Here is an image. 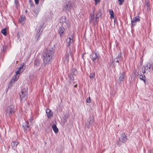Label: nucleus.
Instances as JSON below:
<instances>
[{
    "mask_svg": "<svg viewBox=\"0 0 153 153\" xmlns=\"http://www.w3.org/2000/svg\"><path fill=\"white\" fill-rule=\"evenodd\" d=\"M53 53V51L52 48L44 50L42 54L43 57V65L44 66L49 65L51 63Z\"/></svg>",
    "mask_w": 153,
    "mask_h": 153,
    "instance_id": "1",
    "label": "nucleus"
},
{
    "mask_svg": "<svg viewBox=\"0 0 153 153\" xmlns=\"http://www.w3.org/2000/svg\"><path fill=\"white\" fill-rule=\"evenodd\" d=\"M5 111L7 116L10 117L14 113V107L12 105H10L7 107L6 108Z\"/></svg>",
    "mask_w": 153,
    "mask_h": 153,
    "instance_id": "2",
    "label": "nucleus"
},
{
    "mask_svg": "<svg viewBox=\"0 0 153 153\" xmlns=\"http://www.w3.org/2000/svg\"><path fill=\"white\" fill-rule=\"evenodd\" d=\"M27 89L24 88L22 89L21 92L19 93L20 99L21 100L24 101L27 98Z\"/></svg>",
    "mask_w": 153,
    "mask_h": 153,
    "instance_id": "3",
    "label": "nucleus"
},
{
    "mask_svg": "<svg viewBox=\"0 0 153 153\" xmlns=\"http://www.w3.org/2000/svg\"><path fill=\"white\" fill-rule=\"evenodd\" d=\"M94 121V117L93 116H90L88 119L87 122L85 123V126L88 128H89L93 125Z\"/></svg>",
    "mask_w": 153,
    "mask_h": 153,
    "instance_id": "4",
    "label": "nucleus"
},
{
    "mask_svg": "<svg viewBox=\"0 0 153 153\" xmlns=\"http://www.w3.org/2000/svg\"><path fill=\"white\" fill-rule=\"evenodd\" d=\"M131 19V24L132 27L135 26L137 22H139L140 21V17L139 16H137L134 17L132 19Z\"/></svg>",
    "mask_w": 153,
    "mask_h": 153,
    "instance_id": "5",
    "label": "nucleus"
},
{
    "mask_svg": "<svg viewBox=\"0 0 153 153\" xmlns=\"http://www.w3.org/2000/svg\"><path fill=\"white\" fill-rule=\"evenodd\" d=\"M19 76L20 75L17 74H16L13 77L12 79L10 81L8 88H9L10 86H12L13 83L18 80Z\"/></svg>",
    "mask_w": 153,
    "mask_h": 153,
    "instance_id": "6",
    "label": "nucleus"
},
{
    "mask_svg": "<svg viewBox=\"0 0 153 153\" xmlns=\"http://www.w3.org/2000/svg\"><path fill=\"white\" fill-rule=\"evenodd\" d=\"M119 139L120 141L123 143H125L127 140V137L124 133H123L121 135Z\"/></svg>",
    "mask_w": 153,
    "mask_h": 153,
    "instance_id": "7",
    "label": "nucleus"
},
{
    "mask_svg": "<svg viewBox=\"0 0 153 153\" xmlns=\"http://www.w3.org/2000/svg\"><path fill=\"white\" fill-rule=\"evenodd\" d=\"M66 44L67 46H69V45L72 43L74 41L73 40V37L72 36H70L68 37L66 39Z\"/></svg>",
    "mask_w": 153,
    "mask_h": 153,
    "instance_id": "8",
    "label": "nucleus"
},
{
    "mask_svg": "<svg viewBox=\"0 0 153 153\" xmlns=\"http://www.w3.org/2000/svg\"><path fill=\"white\" fill-rule=\"evenodd\" d=\"M90 57L93 61H94L97 59H99V54L98 53H92L90 55Z\"/></svg>",
    "mask_w": 153,
    "mask_h": 153,
    "instance_id": "9",
    "label": "nucleus"
},
{
    "mask_svg": "<svg viewBox=\"0 0 153 153\" xmlns=\"http://www.w3.org/2000/svg\"><path fill=\"white\" fill-rule=\"evenodd\" d=\"M71 3L68 2V3H65L63 7V10L65 11H69L71 9Z\"/></svg>",
    "mask_w": 153,
    "mask_h": 153,
    "instance_id": "10",
    "label": "nucleus"
},
{
    "mask_svg": "<svg viewBox=\"0 0 153 153\" xmlns=\"http://www.w3.org/2000/svg\"><path fill=\"white\" fill-rule=\"evenodd\" d=\"M22 126L25 131H28L30 130L28 121H26L23 124Z\"/></svg>",
    "mask_w": 153,
    "mask_h": 153,
    "instance_id": "11",
    "label": "nucleus"
},
{
    "mask_svg": "<svg viewBox=\"0 0 153 153\" xmlns=\"http://www.w3.org/2000/svg\"><path fill=\"white\" fill-rule=\"evenodd\" d=\"M24 65V63H22L21 64V66L18 68V70L16 72V74L19 75H20L24 71V69L23 67Z\"/></svg>",
    "mask_w": 153,
    "mask_h": 153,
    "instance_id": "12",
    "label": "nucleus"
},
{
    "mask_svg": "<svg viewBox=\"0 0 153 153\" xmlns=\"http://www.w3.org/2000/svg\"><path fill=\"white\" fill-rule=\"evenodd\" d=\"M65 30L64 28L62 26L60 27L58 30V31L61 37H62L64 35V32Z\"/></svg>",
    "mask_w": 153,
    "mask_h": 153,
    "instance_id": "13",
    "label": "nucleus"
},
{
    "mask_svg": "<svg viewBox=\"0 0 153 153\" xmlns=\"http://www.w3.org/2000/svg\"><path fill=\"white\" fill-rule=\"evenodd\" d=\"M46 113L47 114L48 118H50L52 114V112L50 109L48 108L46 110Z\"/></svg>",
    "mask_w": 153,
    "mask_h": 153,
    "instance_id": "14",
    "label": "nucleus"
},
{
    "mask_svg": "<svg viewBox=\"0 0 153 153\" xmlns=\"http://www.w3.org/2000/svg\"><path fill=\"white\" fill-rule=\"evenodd\" d=\"M120 76L119 78V81H123V79H124L125 76V73L123 72L121 73L120 74Z\"/></svg>",
    "mask_w": 153,
    "mask_h": 153,
    "instance_id": "15",
    "label": "nucleus"
},
{
    "mask_svg": "<svg viewBox=\"0 0 153 153\" xmlns=\"http://www.w3.org/2000/svg\"><path fill=\"white\" fill-rule=\"evenodd\" d=\"M70 57H72L71 53L70 52L67 53L65 56V61L68 62Z\"/></svg>",
    "mask_w": 153,
    "mask_h": 153,
    "instance_id": "16",
    "label": "nucleus"
},
{
    "mask_svg": "<svg viewBox=\"0 0 153 153\" xmlns=\"http://www.w3.org/2000/svg\"><path fill=\"white\" fill-rule=\"evenodd\" d=\"M151 65L150 63H147L145 66V70L148 71H149L150 69Z\"/></svg>",
    "mask_w": 153,
    "mask_h": 153,
    "instance_id": "17",
    "label": "nucleus"
},
{
    "mask_svg": "<svg viewBox=\"0 0 153 153\" xmlns=\"http://www.w3.org/2000/svg\"><path fill=\"white\" fill-rule=\"evenodd\" d=\"M18 144V143L17 142L13 141L11 143V146L13 148L15 149Z\"/></svg>",
    "mask_w": 153,
    "mask_h": 153,
    "instance_id": "18",
    "label": "nucleus"
},
{
    "mask_svg": "<svg viewBox=\"0 0 153 153\" xmlns=\"http://www.w3.org/2000/svg\"><path fill=\"white\" fill-rule=\"evenodd\" d=\"M52 128L55 133H58L59 131L58 129L55 124H53L52 126Z\"/></svg>",
    "mask_w": 153,
    "mask_h": 153,
    "instance_id": "19",
    "label": "nucleus"
},
{
    "mask_svg": "<svg viewBox=\"0 0 153 153\" xmlns=\"http://www.w3.org/2000/svg\"><path fill=\"white\" fill-rule=\"evenodd\" d=\"M25 19V16L24 15H22L20 16V18L19 19V22L22 23H23Z\"/></svg>",
    "mask_w": 153,
    "mask_h": 153,
    "instance_id": "20",
    "label": "nucleus"
},
{
    "mask_svg": "<svg viewBox=\"0 0 153 153\" xmlns=\"http://www.w3.org/2000/svg\"><path fill=\"white\" fill-rule=\"evenodd\" d=\"M74 75H72L70 74L69 75V80L70 82V83H71V82L74 80Z\"/></svg>",
    "mask_w": 153,
    "mask_h": 153,
    "instance_id": "21",
    "label": "nucleus"
},
{
    "mask_svg": "<svg viewBox=\"0 0 153 153\" xmlns=\"http://www.w3.org/2000/svg\"><path fill=\"white\" fill-rule=\"evenodd\" d=\"M76 73V70L75 68H73L71 70L70 74L75 75Z\"/></svg>",
    "mask_w": 153,
    "mask_h": 153,
    "instance_id": "22",
    "label": "nucleus"
},
{
    "mask_svg": "<svg viewBox=\"0 0 153 153\" xmlns=\"http://www.w3.org/2000/svg\"><path fill=\"white\" fill-rule=\"evenodd\" d=\"M109 14H110L111 16L110 17L111 18H114V12L113 11L111 10L110 9L109 10Z\"/></svg>",
    "mask_w": 153,
    "mask_h": 153,
    "instance_id": "23",
    "label": "nucleus"
},
{
    "mask_svg": "<svg viewBox=\"0 0 153 153\" xmlns=\"http://www.w3.org/2000/svg\"><path fill=\"white\" fill-rule=\"evenodd\" d=\"M33 12L34 13V15L36 17L37 16L38 14V8H37V9H34L33 10Z\"/></svg>",
    "mask_w": 153,
    "mask_h": 153,
    "instance_id": "24",
    "label": "nucleus"
},
{
    "mask_svg": "<svg viewBox=\"0 0 153 153\" xmlns=\"http://www.w3.org/2000/svg\"><path fill=\"white\" fill-rule=\"evenodd\" d=\"M1 33L4 36H6L7 35L6 29L4 28L1 30Z\"/></svg>",
    "mask_w": 153,
    "mask_h": 153,
    "instance_id": "25",
    "label": "nucleus"
},
{
    "mask_svg": "<svg viewBox=\"0 0 153 153\" xmlns=\"http://www.w3.org/2000/svg\"><path fill=\"white\" fill-rule=\"evenodd\" d=\"M96 18L97 19V18H99L100 16L101 15V13L100 11L99 10L97 13L96 14Z\"/></svg>",
    "mask_w": 153,
    "mask_h": 153,
    "instance_id": "26",
    "label": "nucleus"
},
{
    "mask_svg": "<svg viewBox=\"0 0 153 153\" xmlns=\"http://www.w3.org/2000/svg\"><path fill=\"white\" fill-rule=\"evenodd\" d=\"M140 79L143 80L144 81V82L145 83H146V80L145 79V77L144 76H143L142 75H140Z\"/></svg>",
    "mask_w": 153,
    "mask_h": 153,
    "instance_id": "27",
    "label": "nucleus"
},
{
    "mask_svg": "<svg viewBox=\"0 0 153 153\" xmlns=\"http://www.w3.org/2000/svg\"><path fill=\"white\" fill-rule=\"evenodd\" d=\"M95 76V73H91L90 74V77L91 79H92Z\"/></svg>",
    "mask_w": 153,
    "mask_h": 153,
    "instance_id": "28",
    "label": "nucleus"
},
{
    "mask_svg": "<svg viewBox=\"0 0 153 153\" xmlns=\"http://www.w3.org/2000/svg\"><path fill=\"white\" fill-rule=\"evenodd\" d=\"M15 3L16 5V8H18L19 6V2L18 0H15Z\"/></svg>",
    "mask_w": 153,
    "mask_h": 153,
    "instance_id": "29",
    "label": "nucleus"
},
{
    "mask_svg": "<svg viewBox=\"0 0 153 153\" xmlns=\"http://www.w3.org/2000/svg\"><path fill=\"white\" fill-rule=\"evenodd\" d=\"M119 56H120V55L119 54L117 58H116V59H114V62H119V60H118V59L119 58Z\"/></svg>",
    "mask_w": 153,
    "mask_h": 153,
    "instance_id": "30",
    "label": "nucleus"
},
{
    "mask_svg": "<svg viewBox=\"0 0 153 153\" xmlns=\"http://www.w3.org/2000/svg\"><path fill=\"white\" fill-rule=\"evenodd\" d=\"M34 65L35 66H36V68H37V66L38 65V60H36L35 61Z\"/></svg>",
    "mask_w": 153,
    "mask_h": 153,
    "instance_id": "31",
    "label": "nucleus"
},
{
    "mask_svg": "<svg viewBox=\"0 0 153 153\" xmlns=\"http://www.w3.org/2000/svg\"><path fill=\"white\" fill-rule=\"evenodd\" d=\"M86 102H87L90 103L91 102V100H90V97H89L88 98H87L86 100Z\"/></svg>",
    "mask_w": 153,
    "mask_h": 153,
    "instance_id": "32",
    "label": "nucleus"
},
{
    "mask_svg": "<svg viewBox=\"0 0 153 153\" xmlns=\"http://www.w3.org/2000/svg\"><path fill=\"white\" fill-rule=\"evenodd\" d=\"M118 1L120 2L119 4L121 5L123 4V2L124 1V0H118Z\"/></svg>",
    "mask_w": 153,
    "mask_h": 153,
    "instance_id": "33",
    "label": "nucleus"
},
{
    "mask_svg": "<svg viewBox=\"0 0 153 153\" xmlns=\"http://www.w3.org/2000/svg\"><path fill=\"white\" fill-rule=\"evenodd\" d=\"M95 1V5H97L98 3L100 2V0H94Z\"/></svg>",
    "mask_w": 153,
    "mask_h": 153,
    "instance_id": "34",
    "label": "nucleus"
},
{
    "mask_svg": "<svg viewBox=\"0 0 153 153\" xmlns=\"http://www.w3.org/2000/svg\"><path fill=\"white\" fill-rule=\"evenodd\" d=\"M36 4H38V0H34Z\"/></svg>",
    "mask_w": 153,
    "mask_h": 153,
    "instance_id": "35",
    "label": "nucleus"
},
{
    "mask_svg": "<svg viewBox=\"0 0 153 153\" xmlns=\"http://www.w3.org/2000/svg\"><path fill=\"white\" fill-rule=\"evenodd\" d=\"M148 153H153V149H151L150 151L148 152Z\"/></svg>",
    "mask_w": 153,
    "mask_h": 153,
    "instance_id": "36",
    "label": "nucleus"
},
{
    "mask_svg": "<svg viewBox=\"0 0 153 153\" xmlns=\"http://www.w3.org/2000/svg\"><path fill=\"white\" fill-rule=\"evenodd\" d=\"M146 70H145L144 69V70H143V71H142V72L143 73H145V72H146Z\"/></svg>",
    "mask_w": 153,
    "mask_h": 153,
    "instance_id": "37",
    "label": "nucleus"
},
{
    "mask_svg": "<svg viewBox=\"0 0 153 153\" xmlns=\"http://www.w3.org/2000/svg\"><path fill=\"white\" fill-rule=\"evenodd\" d=\"M74 87L75 88L76 87H77V85L76 84L74 85Z\"/></svg>",
    "mask_w": 153,
    "mask_h": 153,
    "instance_id": "38",
    "label": "nucleus"
},
{
    "mask_svg": "<svg viewBox=\"0 0 153 153\" xmlns=\"http://www.w3.org/2000/svg\"><path fill=\"white\" fill-rule=\"evenodd\" d=\"M63 19H64V20L63 21V22H65V18H63Z\"/></svg>",
    "mask_w": 153,
    "mask_h": 153,
    "instance_id": "39",
    "label": "nucleus"
},
{
    "mask_svg": "<svg viewBox=\"0 0 153 153\" xmlns=\"http://www.w3.org/2000/svg\"><path fill=\"white\" fill-rule=\"evenodd\" d=\"M152 70L153 71V66L152 67Z\"/></svg>",
    "mask_w": 153,
    "mask_h": 153,
    "instance_id": "40",
    "label": "nucleus"
},
{
    "mask_svg": "<svg viewBox=\"0 0 153 153\" xmlns=\"http://www.w3.org/2000/svg\"><path fill=\"white\" fill-rule=\"evenodd\" d=\"M84 56V53H83L82 54V57H83Z\"/></svg>",
    "mask_w": 153,
    "mask_h": 153,
    "instance_id": "41",
    "label": "nucleus"
},
{
    "mask_svg": "<svg viewBox=\"0 0 153 153\" xmlns=\"http://www.w3.org/2000/svg\"><path fill=\"white\" fill-rule=\"evenodd\" d=\"M27 12V10H26L25 12Z\"/></svg>",
    "mask_w": 153,
    "mask_h": 153,
    "instance_id": "42",
    "label": "nucleus"
}]
</instances>
